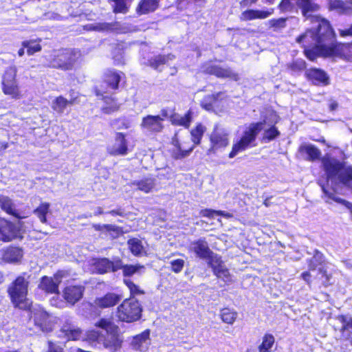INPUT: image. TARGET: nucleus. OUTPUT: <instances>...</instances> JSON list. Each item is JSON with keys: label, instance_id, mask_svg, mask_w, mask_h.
Listing matches in <instances>:
<instances>
[{"label": "nucleus", "instance_id": "obj_30", "mask_svg": "<svg viewBox=\"0 0 352 352\" xmlns=\"http://www.w3.org/2000/svg\"><path fill=\"white\" fill-rule=\"evenodd\" d=\"M22 256V250L16 247L8 248L3 254L4 260L10 263H17L21 261Z\"/></svg>", "mask_w": 352, "mask_h": 352}, {"label": "nucleus", "instance_id": "obj_61", "mask_svg": "<svg viewBox=\"0 0 352 352\" xmlns=\"http://www.w3.org/2000/svg\"><path fill=\"white\" fill-rule=\"evenodd\" d=\"M338 104L336 101L331 102L329 104V108L331 111H334L337 109Z\"/></svg>", "mask_w": 352, "mask_h": 352}, {"label": "nucleus", "instance_id": "obj_12", "mask_svg": "<svg viewBox=\"0 0 352 352\" xmlns=\"http://www.w3.org/2000/svg\"><path fill=\"white\" fill-rule=\"evenodd\" d=\"M21 223L18 222V225L7 221L4 219H0V240L8 242L17 238L20 234Z\"/></svg>", "mask_w": 352, "mask_h": 352}, {"label": "nucleus", "instance_id": "obj_42", "mask_svg": "<svg viewBox=\"0 0 352 352\" xmlns=\"http://www.w3.org/2000/svg\"><path fill=\"white\" fill-rule=\"evenodd\" d=\"M275 339L272 334H265L259 346V352H268L274 344Z\"/></svg>", "mask_w": 352, "mask_h": 352}, {"label": "nucleus", "instance_id": "obj_44", "mask_svg": "<svg viewBox=\"0 0 352 352\" xmlns=\"http://www.w3.org/2000/svg\"><path fill=\"white\" fill-rule=\"evenodd\" d=\"M124 282L129 288L131 293V296H133L132 298H134L135 296L142 295L144 294V292L130 279H124Z\"/></svg>", "mask_w": 352, "mask_h": 352}, {"label": "nucleus", "instance_id": "obj_27", "mask_svg": "<svg viewBox=\"0 0 352 352\" xmlns=\"http://www.w3.org/2000/svg\"><path fill=\"white\" fill-rule=\"evenodd\" d=\"M299 152L306 154L307 159L309 161H315L320 158L321 151L314 145L310 144H305L300 146Z\"/></svg>", "mask_w": 352, "mask_h": 352}, {"label": "nucleus", "instance_id": "obj_49", "mask_svg": "<svg viewBox=\"0 0 352 352\" xmlns=\"http://www.w3.org/2000/svg\"><path fill=\"white\" fill-rule=\"evenodd\" d=\"M208 265L212 268V270L217 266L219 263L222 261L221 256L212 252L211 255L206 259Z\"/></svg>", "mask_w": 352, "mask_h": 352}, {"label": "nucleus", "instance_id": "obj_16", "mask_svg": "<svg viewBox=\"0 0 352 352\" xmlns=\"http://www.w3.org/2000/svg\"><path fill=\"white\" fill-rule=\"evenodd\" d=\"M162 121L163 118L160 116L148 115L143 118L140 126L149 132H160L163 128Z\"/></svg>", "mask_w": 352, "mask_h": 352}, {"label": "nucleus", "instance_id": "obj_57", "mask_svg": "<svg viewBox=\"0 0 352 352\" xmlns=\"http://www.w3.org/2000/svg\"><path fill=\"white\" fill-rule=\"evenodd\" d=\"M62 349L61 346L56 345L51 341L48 342V352H60Z\"/></svg>", "mask_w": 352, "mask_h": 352}, {"label": "nucleus", "instance_id": "obj_53", "mask_svg": "<svg viewBox=\"0 0 352 352\" xmlns=\"http://www.w3.org/2000/svg\"><path fill=\"white\" fill-rule=\"evenodd\" d=\"M161 116H162L161 118H162L163 120L164 118H170L172 124H175L176 120L174 117V113H173V111H170V109H162L161 111Z\"/></svg>", "mask_w": 352, "mask_h": 352}, {"label": "nucleus", "instance_id": "obj_6", "mask_svg": "<svg viewBox=\"0 0 352 352\" xmlns=\"http://www.w3.org/2000/svg\"><path fill=\"white\" fill-rule=\"evenodd\" d=\"M79 55V52L75 50L55 51L51 55L47 66L64 71L72 70Z\"/></svg>", "mask_w": 352, "mask_h": 352}, {"label": "nucleus", "instance_id": "obj_29", "mask_svg": "<svg viewBox=\"0 0 352 352\" xmlns=\"http://www.w3.org/2000/svg\"><path fill=\"white\" fill-rule=\"evenodd\" d=\"M212 272L217 278L222 279L225 283L232 281L229 270L227 268L223 261L212 269Z\"/></svg>", "mask_w": 352, "mask_h": 352}, {"label": "nucleus", "instance_id": "obj_19", "mask_svg": "<svg viewBox=\"0 0 352 352\" xmlns=\"http://www.w3.org/2000/svg\"><path fill=\"white\" fill-rule=\"evenodd\" d=\"M210 142L213 148L226 147L228 144V133L223 129L215 126L210 135Z\"/></svg>", "mask_w": 352, "mask_h": 352}, {"label": "nucleus", "instance_id": "obj_9", "mask_svg": "<svg viewBox=\"0 0 352 352\" xmlns=\"http://www.w3.org/2000/svg\"><path fill=\"white\" fill-rule=\"evenodd\" d=\"M31 313V318L33 319L35 326L43 332H49L52 330L50 314L39 305L31 306L29 308Z\"/></svg>", "mask_w": 352, "mask_h": 352}, {"label": "nucleus", "instance_id": "obj_39", "mask_svg": "<svg viewBox=\"0 0 352 352\" xmlns=\"http://www.w3.org/2000/svg\"><path fill=\"white\" fill-rule=\"evenodd\" d=\"M67 106V99L58 96L52 102V108L59 114L63 113Z\"/></svg>", "mask_w": 352, "mask_h": 352}, {"label": "nucleus", "instance_id": "obj_8", "mask_svg": "<svg viewBox=\"0 0 352 352\" xmlns=\"http://www.w3.org/2000/svg\"><path fill=\"white\" fill-rule=\"evenodd\" d=\"M16 67L10 66L6 70L2 80L3 93L15 98L20 96L19 88L16 80Z\"/></svg>", "mask_w": 352, "mask_h": 352}, {"label": "nucleus", "instance_id": "obj_50", "mask_svg": "<svg viewBox=\"0 0 352 352\" xmlns=\"http://www.w3.org/2000/svg\"><path fill=\"white\" fill-rule=\"evenodd\" d=\"M114 2L113 12L115 13H125L127 11L125 0H112Z\"/></svg>", "mask_w": 352, "mask_h": 352}, {"label": "nucleus", "instance_id": "obj_45", "mask_svg": "<svg viewBox=\"0 0 352 352\" xmlns=\"http://www.w3.org/2000/svg\"><path fill=\"white\" fill-rule=\"evenodd\" d=\"M340 322L342 324V329L344 333L352 334V317L350 316H342Z\"/></svg>", "mask_w": 352, "mask_h": 352}, {"label": "nucleus", "instance_id": "obj_22", "mask_svg": "<svg viewBox=\"0 0 352 352\" xmlns=\"http://www.w3.org/2000/svg\"><path fill=\"white\" fill-rule=\"evenodd\" d=\"M307 76L315 85L324 86L329 83L327 74L320 69H310L307 72Z\"/></svg>", "mask_w": 352, "mask_h": 352}, {"label": "nucleus", "instance_id": "obj_7", "mask_svg": "<svg viewBox=\"0 0 352 352\" xmlns=\"http://www.w3.org/2000/svg\"><path fill=\"white\" fill-rule=\"evenodd\" d=\"M142 311V309L138 300L130 298L124 300L118 307L117 317L120 321L132 322L140 318Z\"/></svg>", "mask_w": 352, "mask_h": 352}, {"label": "nucleus", "instance_id": "obj_36", "mask_svg": "<svg viewBox=\"0 0 352 352\" xmlns=\"http://www.w3.org/2000/svg\"><path fill=\"white\" fill-rule=\"evenodd\" d=\"M133 185L138 186V189L144 192H150L155 186L154 179L153 178H145L141 181L134 182Z\"/></svg>", "mask_w": 352, "mask_h": 352}, {"label": "nucleus", "instance_id": "obj_15", "mask_svg": "<svg viewBox=\"0 0 352 352\" xmlns=\"http://www.w3.org/2000/svg\"><path fill=\"white\" fill-rule=\"evenodd\" d=\"M149 336L150 331L146 329L140 334L133 337L130 342L131 347L135 351L145 352L151 344Z\"/></svg>", "mask_w": 352, "mask_h": 352}, {"label": "nucleus", "instance_id": "obj_10", "mask_svg": "<svg viewBox=\"0 0 352 352\" xmlns=\"http://www.w3.org/2000/svg\"><path fill=\"white\" fill-rule=\"evenodd\" d=\"M122 259L118 256H113L111 259L108 258H98L94 260V270L98 274L116 272L120 270Z\"/></svg>", "mask_w": 352, "mask_h": 352}, {"label": "nucleus", "instance_id": "obj_60", "mask_svg": "<svg viewBox=\"0 0 352 352\" xmlns=\"http://www.w3.org/2000/svg\"><path fill=\"white\" fill-rule=\"evenodd\" d=\"M302 278L303 280L307 282L308 284L310 283V273L309 272H305L301 274Z\"/></svg>", "mask_w": 352, "mask_h": 352}, {"label": "nucleus", "instance_id": "obj_1", "mask_svg": "<svg viewBox=\"0 0 352 352\" xmlns=\"http://www.w3.org/2000/svg\"><path fill=\"white\" fill-rule=\"evenodd\" d=\"M305 16L311 20L314 26L298 36L296 41L304 48L308 59L313 61L318 57L340 56L352 61V43H338L335 32L327 20L309 13ZM339 32L342 37L352 36V25L348 29L339 30Z\"/></svg>", "mask_w": 352, "mask_h": 352}, {"label": "nucleus", "instance_id": "obj_51", "mask_svg": "<svg viewBox=\"0 0 352 352\" xmlns=\"http://www.w3.org/2000/svg\"><path fill=\"white\" fill-rule=\"evenodd\" d=\"M221 93H218L217 94H212L210 96L205 98L204 100L201 102V106L206 110H210L212 107V104L210 102H206L208 98H210L211 101H217L219 96Z\"/></svg>", "mask_w": 352, "mask_h": 352}, {"label": "nucleus", "instance_id": "obj_17", "mask_svg": "<svg viewBox=\"0 0 352 352\" xmlns=\"http://www.w3.org/2000/svg\"><path fill=\"white\" fill-rule=\"evenodd\" d=\"M0 207L6 213L18 219L25 218L27 216L16 208L12 200L5 195H0Z\"/></svg>", "mask_w": 352, "mask_h": 352}, {"label": "nucleus", "instance_id": "obj_25", "mask_svg": "<svg viewBox=\"0 0 352 352\" xmlns=\"http://www.w3.org/2000/svg\"><path fill=\"white\" fill-rule=\"evenodd\" d=\"M109 152L113 155H124L127 153V146L124 135L122 133L116 135V142L114 145L109 148Z\"/></svg>", "mask_w": 352, "mask_h": 352}, {"label": "nucleus", "instance_id": "obj_48", "mask_svg": "<svg viewBox=\"0 0 352 352\" xmlns=\"http://www.w3.org/2000/svg\"><path fill=\"white\" fill-rule=\"evenodd\" d=\"M269 24L274 30H279L286 26V19L279 18L277 19H271L269 21Z\"/></svg>", "mask_w": 352, "mask_h": 352}, {"label": "nucleus", "instance_id": "obj_37", "mask_svg": "<svg viewBox=\"0 0 352 352\" xmlns=\"http://www.w3.org/2000/svg\"><path fill=\"white\" fill-rule=\"evenodd\" d=\"M120 79V74L116 72L109 71L107 74L106 82L112 89H116L118 87Z\"/></svg>", "mask_w": 352, "mask_h": 352}, {"label": "nucleus", "instance_id": "obj_52", "mask_svg": "<svg viewBox=\"0 0 352 352\" xmlns=\"http://www.w3.org/2000/svg\"><path fill=\"white\" fill-rule=\"evenodd\" d=\"M65 331L68 338L74 340L79 339L81 333V331L79 329H68L65 330Z\"/></svg>", "mask_w": 352, "mask_h": 352}, {"label": "nucleus", "instance_id": "obj_5", "mask_svg": "<svg viewBox=\"0 0 352 352\" xmlns=\"http://www.w3.org/2000/svg\"><path fill=\"white\" fill-rule=\"evenodd\" d=\"M95 325L106 331V334H103L101 342L104 348L110 352H121L122 340L118 334V326L105 318L100 319Z\"/></svg>", "mask_w": 352, "mask_h": 352}, {"label": "nucleus", "instance_id": "obj_38", "mask_svg": "<svg viewBox=\"0 0 352 352\" xmlns=\"http://www.w3.org/2000/svg\"><path fill=\"white\" fill-rule=\"evenodd\" d=\"M237 317V313L229 308H223L221 310V318L227 324H233Z\"/></svg>", "mask_w": 352, "mask_h": 352}, {"label": "nucleus", "instance_id": "obj_4", "mask_svg": "<svg viewBox=\"0 0 352 352\" xmlns=\"http://www.w3.org/2000/svg\"><path fill=\"white\" fill-rule=\"evenodd\" d=\"M28 286V278L23 275L18 276L8 287V295L15 307L21 309L30 308L32 303L27 298Z\"/></svg>", "mask_w": 352, "mask_h": 352}, {"label": "nucleus", "instance_id": "obj_46", "mask_svg": "<svg viewBox=\"0 0 352 352\" xmlns=\"http://www.w3.org/2000/svg\"><path fill=\"white\" fill-rule=\"evenodd\" d=\"M201 214L203 217H207L213 218V219H215L216 217H219V216H223L226 218H229L231 217V214H230L229 213H226L223 211H217V210H209V209L201 210Z\"/></svg>", "mask_w": 352, "mask_h": 352}, {"label": "nucleus", "instance_id": "obj_43", "mask_svg": "<svg viewBox=\"0 0 352 352\" xmlns=\"http://www.w3.org/2000/svg\"><path fill=\"white\" fill-rule=\"evenodd\" d=\"M192 111L190 109L184 116H181L179 118L177 116V126L188 128L192 120Z\"/></svg>", "mask_w": 352, "mask_h": 352}, {"label": "nucleus", "instance_id": "obj_2", "mask_svg": "<svg viewBox=\"0 0 352 352\" xmlns=\"http://www.w3.org/2000/svg\"><path fill=\"white\" fill-rule=\"evenodd\" d=\"M278 118L274 111H270L268 117H265L263 122L250 124L243 131L240 139L233 144L229 157L233 158L239 153L254 146L256 136L262 130H264L263 140L266 142H270L278 136L280 133L274 126Z\"/></svg>", "mask_w": 352, "mask_h": 352}, {"label": "nucleus", "instance_id": "obj_54", "mask_svg": "<svg viewBox=\"0 0 352 352\" xmlns=\"http://www.w3.org/2000/svg\"><path fill=\"white\" fill-rule=\"evenodd\" d=\"M103 333L98 331H93L88 335V339L91 341H98L99 343L102 342Z\"/></svg>", "mask_w": 352, "mask_h": 352}, {"label": "nucleus", "instance_id": "obj_58", "mask_svg": "<svg viewBox=\"0 0 352 352\" xmlns=\"http://www.w3.org/2000/svg\"><path fill=\"white\" fill-rule=\"evenodd\" d=\"M108 213L111 214L112 216H116V215H118V216H121V217L125 216V212H124V210H122V208H118L117 210H112L108 212Z\"/></svg>", "mask_w": 352, "mask_h": 352}, {"label": "nucleus", "instance_id": "obj_32", "mask_svg": "<svg viewBox=\"0 0 352 352\" xmlns=\"http://www.w3.org/2000/svg\"><path fill=\"white\" fill-rule=\"evenodd\" d=\"M329 5L331 9L338 10L340 12H346L352 9V0H329Z\"/></svg>", "mask_w": 352, "mask_h": 352}, {"label": "nucleus", "instance_id": "obj_59", "mask_svg": "<svg viewBox=\"0 0 352 352\" xmlns=\"http://www.w3.org/2000/svg\"><path fill=\"white\" fill-rule=\"evenodd\" d=\"M296 67L298 69H302L305 67V62L302 60H297L292 64V67Z\"/></svg>", "mask_w": 352, "mask_h": 352}, {"label": "nucleus", "instance_id": "obj_20", "mask_svg": "<svg viewBox=\"0 0 352 352\" xmlns=\"http://www.w3.org/2000/svg\"><path fill=\"white\" fill-rule=\"evenodd\" d=\"M191 249L201 259H207L213 252L204 239H199L191 243Z\"/></svg>", "mask_w": 352, "mask_h": 352}, {"label": "nucleus", "instance_id": "obj_21", "mask_svg": "<svg viewBox=\"0 0 352 352\" xmlns=\"http://www.w3.org/2000/svg\"><path fill=\"white\" fill-rule=\"evenodd\" d=\"M203 67H206L205 71L211 74L215 75L219 78H230L235 80H237V75L235 74L230 68H222L215 65L210 64L208 65H204Z\"/></svg>", "mask_w": 352, "mask_h": 352}, {"label": "nucleus", "instance_id": "obj_3", "mask_svg": "<svg viewBox=\"0 0 352 352\" xmlns=\"http://www.w3.org/2000/svg\"><path fill=\"white\" fill-rule=\"evenodd\" d=\"M320 162L327 180L352 189V165H348L329 154L324 155Z\"/></svg>", "mask_w": 352, "mask_h": 352}, {"label": "nucleus", "instance_id": "obj_26", "mask_svg": "<svg viewBox=\"0 0 352 352\" xmlns=\"http://www.w3.org/2000/svg\"><path fill=\"white\" fill-rule=\"evenodd\" d=\"M120 300V295L115 293H107L104 296L97 298L96 303L100 308H107L116 305Z\"/></svg>", "mask_w": 352, "mask_h": 352}, {"label": "nucleus", "instance_id": "obj_28", "mask_svg": "<svg viewBox=\"0 0 352 352\" xmlns=\"http://www.w3.org/2000/svg\"><path fill=\"white\" fill-rule=\"evenodd\" d=\"M212 272L217 278L222 279L225 283L232 281L229 270L227 268L223 261L212 269Z\"/></svg>", "mask_w": 352, "mask_h": 352}, {"label": "nucleus", "instance_id": "obj_47", "mask_svg": "<svg viewBox=\"0 0 352 352\" xmlns=\"http://www.w3.org/2000/svg\"><path fill=\"white\" fill-rule=\"evenodd\" d=\"M324 261L323 254L318 250L315 251V254L310 261L309 267L310 270H314L318 265H320Z\"/></svg>", "mask_w": 352, "mask_h": 352}, {"label": "nucleus", "instance_id": "obj_40", "mask_svg": "<svg viewBox=\"0 0 352 352\" xmlns=\"http://www.w3.org/2000/svg\"><path fill=\"white\" fill-rule=\"evenodd\" d=\"M121 265L120 270H122L124 276H131L144 268L140 265H124L122 261Z\"/></svg>", "mask_w": 352, "mask_h": 352}, {"label": "nucleus", "instance_id": "obj_23", "mask_svg": "<svg viewBox=\"0 0 352 352\" xmlns=\"http://www.w3.org/2000/svg\"><path fill=\"white\" fill-rule=\"evenodd\" d=\"M87 28L89 30L101 32L122 31V29L121 28V24L117 21L112 23L102 22L89 24L87 25Z\"/></svg>", "mask_w": 352, "mask_h": 352}, {"label": "nucleus", "instance_id": "obj_18", "mask_svg": "<svg viewBox=\"0 0 352 352\" xmlns=\"http://www.w3.org/2000/svg\"><path fill=\"white\" fill-rule=\"evenodd\" d=\"M84 287L80 285H69L65 288L63 297L67 302L74 305L82 297Z\"/></svg>", "mask_w": 352, "mask_h": 352}, {"label": "nucleus", "instance_id": "obj_13", "mask_svg": "<svg viewBox=\"0 0 352 352\" xmlns=\"http://www.w3.org/2000/svg\"><path fill=\"white\" fill-rule=\"evenodd\" d=\"M206 131V127L201 123H198L195 128L190 131L191 140L193 145L186 150H183L177 144V159L188 156L194 149L196 145L201 143L202 137Z\"/></svg>", "mask_w": 352, "mask_h": 352}, {"label": "nucleus", "instance_id": "obj_62", "mask_svg": "<svg viewBox=\"0 0 352 352\" xmlns=\"http://www.w3.org/2000/svg\"><path fill=\"white\" fill-rule=\"evenodd\" d=\"M184 261L182 259H177V272L181 270L184 266Z\"/></svg>", "mask_w": 352, "mask_h": 352}, {"label": "nucleus", "instance_id": "obj_24", "mask_svg": "<svg viewBox=\"0 0 352 352\" xmlns=\"http://www.w3.org/2000/svg\"><path fill=\"white\" fill-rule=\"evenodd\" d=\"M274 12L273 8L267 10H248L242 12L241 19L245 21H250L256 19H266Z\"/></svg>", "mask_w": 352, "mask_h": 352}, {"label": "nucleus", "instance_id": "obj_35", "mask_svg": "<svg viewBox=\"0 0 352 352\" xmlns=\"http://www.w3.org/2000/svg\"><path fill=\"white\" fill-rule=\"evenodd\" d=\"M129 248L133 254L135 256L142 255L144 252V247L142 241L138 239H131L128 241Z\"/></svg>", "mask_w": 352, "mask_h": 352}, {"label": "nucleus", "instance_id": "obj_64", "mask_svg": "<svg viewBox=\"0 0 352 352\" xmlns=\"http://www.w3.org/2000/svg\"><path fill=\"white\" fill-rule=\"evenodd\" d=\"M343 263H344V265H345V267L347 269L352 270V267H351L352 263L350 261H344Z\"/></svg>", "mask_w": 352, "mask_h": 352}, {"label": "nucleus", "instance_id": "obj_31", "mask_svg": "<svg viewBox=\"0 0 352 352\" xmlns=\"http://www.w3.org/2000/svg\"><path fill=\"white\" fill-rule=\"evenodd\" d=\"M158 6V0H141L137 8L140 14L155 11Z\"/></svg>", "mask_w": 352, "mask_h": 352}, {"label": "nucleus", "instance_id": "obj_33", "mask_svg": "<svg viewBox=\"0 0 352 352\" xmlns=\"http://www.w3.org/2000/svg\"><path fill=\"white\" fill-rule=\"evenodd\" d=\"M50 204L42 203L36 209L34 210V214L39 219L40 221L43 223H47L46 215L50 210Z\"/></svg>", "mask_w": 352, "mask_h": 352}, {"label": "nucleus", "instance_id": "obj_14", "mask_svg": "<svg viewBox=\"0 0 352 352\" xmlns=\"http://www.w3.org/2000/svg\"><path fill=\"white\" fill-rule=\"evenodd\" d=\"M63 276V272H58L53 277L43 276L38 285L39 288L47 293L58 294V285Z\"/></svg>", "mask_w": 352, "mask_h": 352}, {"label": "nucleus", "instance_id": "obj_55", "mask_svg": "<svg viewBox=\"0 0 352 352\" xmlns=\"http://www.w3.org/2000/svg\"><path fill=\"white\" fill-rule=\"evenodd\" d=\"M198 0H177V10L187 8Z\"/></svg>", "mask_w": 352, "mask_h": 352}, {"label": "nucleus", "instance_id": "obj_63", "mask_svg": "<svg viewBox=\"0 0 352 352\" xmlns=\"http://www.w3.org/2000/svg\"><path fill=\"white\" fill-rule=\"evenodd\" d=\"M76 99V98H70L69 100H67V105H73L77 103Z\"/></svg>", "mask_w": 352, "mask_h": 352}, {"label": "nucleus", "instance_id": "obj_56", "mask_svg": "<svg viewBox=\"0 0 352 352\" xmlns=\"http://www.w3.org/2000/svg\"><path fill=\"white\" fill-rule=\"evenodd\" d=\"M118 108L119 106L117 104H113L110 106L104 107L102 110L104 113L109 114L117 111Z\"/></svg>", "mask_w": 352, "mask_h": 352}, {"label": "nucleus", "instance_id": "obj_41", "mask_svg": "<svg viewBox=\"0 0 352 352\" xmlns=\"http://www.w3.org/2000/svg\"><path fill=\"white\" fill-rule=\"evenodd\" d=\"M173 58L174 55H159L149 60L150 65L153 68L157 69L160 67V65L166 64L168 62V60H173Z\"/></svg>", "mask_w": 352, "mask_h": 352}, {"label": "nucleus", "instance_id": "obj_34", "mask_svg": "<svg viewBox=\"0 0 352 352\" xmlns=\"http://www.w3.org/2000/svg\"><path fill=\"white\" fill-rule=\"evenodd\" d=\"M21 45L23 47L27 48V53L29 56H32L42 50L41 45L37 43L36 40L34 39L23 41Z\"/></svg>", "mask_w": 352, "mask_h": 352}, {"label": "nucleus", "instance_id": "obj_11", "mask_svg": "<svg viewBox=\"0 0 352 352\" xmlns=\"http://www.w3.org/2000/svg\"><path fill=\"white\" fill-rule=\"evenodd\" d=\"M295 5L301 9L304 16H307L308 13L314 12L318 8V6L312 0H282L279 7L282 11L286 12L292 10Z\"/></svg>", "mask_w": 352, "mask_h": 352}]
</instances>
